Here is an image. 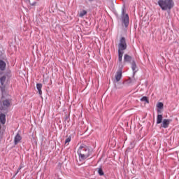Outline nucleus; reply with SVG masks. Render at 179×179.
Returning a JSON list of instances; mask_svg holds the SVG:
<instances>
[{"label":"nucleus","instance_id":"15","mask_svg":"<svg viewBox=\"0 0 179 179\" xmlns=\"http://www.w3.org/2000/svg\"><path fill=\"white\" fill-rule=\"evenodd\" d=\"M117 65L119 68V71H122V69L124 68V64L122 62H117Z\"/></svg>","mask_w":179,"mask_h":179},{"label":"nucleus","instance_id":"19","mask_svg":"<svg viewBox=\"0 0 179 179\" xmlns=\"http://www.w3.org/2000/svg\"><path fill=\"white\" fill-rule=\"evenodd\" d=\"M131 69L135 72L136 71V64H135V62H133L131 64Z\"/></svg>","mask_w":179,"mask_h":179},{"label":"nucleus","instance_id":"9","mask_svg":"<svg viewBox=\"0 0 179 179\" xmlns=\"http://www.w3.org/2000/svg\"><path fill=\"white\" fill-rule=\"evenodd\" d=\"M36 88L40 95L43 94V91L41 89H43V84L38 83L36 84Z\"/></svg>","mask_w":179,"mask_h":179},{"label":"nucleus","instance_id":"2","mask_svg":"<svg viewBox=\"0 0 179 179\" xmlns=\"http://www.w3.org/2000/svg\"><path fill=\"white\" fill-rule=\"evenodd\" d=\"M158 5L162 10H170L174 7V1L173 0H159Z\"/></svg>","mask_w":179,"mask_h":179},{"label":"nucleus","instance_id":"3","mask_svg":"<svg viewBox=\"0 0 179 179\" xmlns=\"http://www.w3.org/2000/svg\"><path fill=\"white\" fill-rule=\"evenodd\" d=\"M127 41L124 37H121L118 43V52H124L127 50Z\"/></svg>","mask_w":179,"mask_h":179},{"label":"nucleus","instance_id":"20","mask_svg":"<svg viewBox=\"0 0 179 179\" xmlns=\"http://www.w3.org/2000/svg\"><path fill=\"white\" fill-rule=\"evenodd\" d=\"M98 174H99V176H103L104 175V172L103 171V169L98 168Z\"/></svg>","mask_w":179,"mask_h":179},{"label":"nucleus","instance_id":"8","mask_svg":"<svg viewBox=\"0 0 179 179\" xmlns=\"http://www.w3.org/2000/svg\"><path fill=\"white\" fill-rule=\"evenodd\" d=\"M5 69H6V63L2 60H0V70L5 71Z\"/></svg>","mask_w":179,"mask_h":179},{"label":"nucleus","instance_id":"23","mask_svg":"<svg viewBox=\"0 0 179 179\" xmlns=\"http://www.w3.org/2000/svg\"><path fill=\"white\" fill-rule=\"evenodd\" d=\"M20 170H22V166H20L19 169H17V173H19V171H20Z\"/></svg>","mask_w":179,"mask_h":179},{"label":"nucleus","instance_id":"11","mask_svg":"<svg viewBox=\"0 0 179 179\" xmlns=\"http://www.w3.org/2000/svg\"><path fill=\"white\" fill-rule=\"evenodd\" d=\"M6 116L5 115V114L1 113V114L0 115V122H1V124H3L6 122Z\"/></svg>","mask_w":179,"mask_h":179},{"label":"nucleus","instance_id":"13","mask_svg":"<svg viewBox=\"0 0 179 179\" xmlns=\"http://www.w3.org/2000/svg\"><path fill=\"white\" fill-rule=\"evenodd\" d=\"M124 55V52H118V60L117 62H122V57Z\"/></svg>","mask_w":179,"mask_h":179},{"label":"nucleus","instance_id":"22","mask_svg":"<svg viewBox=\"0 0 179 179\" xmlns=\"http://www.w3.org/2000/svg\"><path fill=\"white\" fill-rule=\"evenodd\" d=\"M71 136L68 137L66 140H65V145H69V142H71Z\"/></svg>","mask_w":179,"mask_h":179},{"label":"nucleus","instance_id":"5","mask_svg":"<svg viewBox=\"0 0 179 179\" xmlns=\"http://www.w3.org/2000/svg\"><path fill=\"white\" fill-rule=\"evenodd\" d=\"M173 120L171 119H164L162 121V124L161 125V127H162V128H167L169 127V125H170V122H172Z\"/></svg>","mask_w":179,"mask_h":179},{"label":"nucleus","instance_id":"1","mask_svg":"<svg viewBox=\"0 0 179 179\" xmlns=\"http://www.w3.org/2000/svg\"><path fill=\"white\" fill-rule=\"evenodd\" d=\"M77 153L79 156L80 162H83V160H86L90 156V150L86 145L81 144L78 148Z\"/></svg>","mask_w":179,"mask_h":179},{"label":"nucleus","instance_id":"12","mask_svg":"<svg viewBox=\"0 0 179 179\" xmlns=\"http://www.w3.org/2000/svg\"><path fill=\"white\" fill-rule=\"evenodd\" d=\"M163 121V115H157V124H162Z\"/></svg>","mask_w":179,"mask_h":179},{"label":"nucleus","instance_id":"24","mask_svg":"<svg viewBox=\"0 0 179 179\" xmlns=\"http://www.w3.org/2000/svg\"><path fill=\"white\" fill-rule=\"evenodd\" d=\"M90 1V2H92L93 0H89Z\"/></svg>","mask_w":179,"mask_h":179},{"label":"nucleus","instance_id":"25","mask_svg":"<svg viewBox=\"0 0 179 179\" xmlns=\"http://www.w3.org/2000/svg\"><path fill=\"white\" fill-rule=\"evenodd\" d=\"M0 128H1V125H0Z\"/></svg>","mask_w":179,"mask_h":179},{"label":"nucleus","instance_id":"14","mask_svg":"<svg viewBox=\"0 0 179 179\" xmlns=\"http://www.w3.org/2000/svg\"><path fill=\"white\" fill-rule=\"evenodd\" d=\"M3 106L6 108L9 107V106H10V102L9 101V100L6 99L3 101Z\"/></svg>","mask_w":179,"mask_h":179},{"label":"nucleus","instance_id":"7","mask_svg":"<svg viewBox=\"0 0 179 179\" xmlns=\"http://www.w3.org/2000/svg\"><path fill=\"white\" fill-rule=\"evenodd\" d=\"M21 141H22V136H20V134H17L14 138L15 145H17V143H19V142H20Z\"/></svg>","mask_w":179,"mask_h":179},{"label":"nucleus","instance_id":"6","mask_svg":"<svg viewBox=\"0 0 179 179\" xmlns=\"http://www.w3.org/2000/svg\"><path fill=\"white\" fill-rule=\"evenodd\" d=\"M122 78V70H118L115 75L116 82H120Z\"/></svg>","mask_w":179,"mask_h":179},{"label":"nucleus","instance_id":"21","mask_svg":"<svg viewBox=\"0 0 179 179\" xmlns=\"http://www.w3.org/2000/svg\"><path fill=\"white\" fill-rule=\"evenodd\" d=\"M164 106V105L163 104V103L159 102V103H157V107L158 108L162 109V108H163Z\"/></svg>","mask_w":179,"mask_h":179},{"label":"nucleus","instance_id":"17","mask_svg":"<svg viewBox=\"0 0 179 179\" xmlns=\"http://www.w3.org/2000/svg\"><path fill=\"white\" fill-rule=\"evenodd\" d=\"M6 80V76H2L0 78L1 85H2V86H3V83H5Z\"/></svg>","mask_w":179,"mask_h":179},{"label":"nucleus","instance_id":"18","mask_svg":"<svg viewBox=\"0 0 179 179\" xmlns=\"http://www.w3.org/2000/svg\"><path fill=\"white\" fill-rule=\"evenodd\" d=\"M141 101H145V103H149V99L147 96H143L141 99Z\"/></svg>","mask_w":179,"mask_h":179},{"label":"nucleus","instance_id":"10","mask_svg":"<svg viewBox=\"0 0 179 179\" xmlns=\"http://www.w3.org/2000/svg\"><path fill=\"white\" fill-rule=\"evenodd\" d=\"M124 62H131V61H132V57L126 54L124 56Z\"/></svg>","mask_w":179,"mask_h":179},{"label":"nucleus","instance_id":"4","mask_svg":"<svg viewBox=\"0 0 179 179\" xmlns=\"http://www.w3.org/2000/svg\"><path fill=\"white\" fill-rule=\"evenodd\" d=\"M122 22L124 24L125 27H128L129 24V16L128 14H125V10L122 12Z\"/></svg>","mask_w":179,"mask_h":179},{"label":"nucleus","instance_id":"16","mask_svg":"<svg viewBox=\"0 0 179 179\" xmlns=\"http://www.w3.org/2000/svg\"><path fill=\"white\" fill-rule=\"evenodd\" d=\"M87 11L83 10V11H81L80 13H79V17H83V16H85V15H87Z\"/></svg>","mask_w":179,"mask_h":179}]
</instances>
